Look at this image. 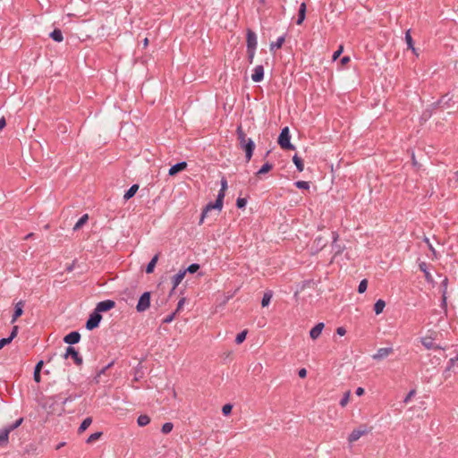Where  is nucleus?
I'll return each mask as SVG.
<instances>
[{"label": "nucleus", "instance_id": "obj_57", "mask_svg": "<svg viewBox=\"0 0 458 458\" xmlns=\"http://www.w3.org/2000/svg\"><path fill=\"white\" fill-rule=\"evenodd\" d=\"M227 189V181L225 178H222L221 180V191H225Z\"/></svg>", "mask_w": 458, "mask_h": 458}, {"label": "nucleus", "instance_id": "obj_26", "mask_svg": "<svg viewBox=\"0 0 458 458\" xmlns=\"http://www.w3.org/2000/svg\"><path fill=\"white\" fill-rule=\"evenodd\" d=\"M139 189V185L138 184H133L130 187V189L125 192V194L123 195V199L124 200H128L130 199L131 198H132L137 191Z\"/></svg>", "mask_w": 458, "mask_h": 458}, {"label": "nucleus", "instance_id": "obj_11", "mask_svg": "<svg viewBox=\"0 0 458 458\" xmlns=\"http://www.w3.org/2000/svg\"><path fill=\"white\" fill-rule=\"evenodd\" d=\"M80 340H81V335L77 331H72V332L69 333L64 338V342L70 345L79 343Z\"/></svg>", "mask_w": 458, "mask_h": 458}, {"label": "nucleus", "instance_id": "obj_41", "mask_svg": "<svg viewBox=\"0 0 458 458\" xmlns=\"http://www.w3.org/2000/svg\"><path fill=\"white\" fill-rule=\"evenodd\" d=\"M294 185L298 189H301V190H309L310 189V182H306V181H297L294 182Z\"/></svg>", "mask_w": 458, "mask_h": 458}, {"label": "nucleus", "instance_id": "obj_60", "mask_svg": "<svg viewBox=\"0 0 458 458\" xmlns=\"http://www.w3.org/2000/svg\"><path fill=\"white\" fill-rule=\"evenodd\" d=\"M298 375L300 377L303 378L307 376V370L306 369H301L299 371H298Z\"/></svg>", "mask_w": 458, "mask_h": 458}, {"label": "nucleus", "instance_id": "obj_30", "mask_svg": "<svg viewBox=\"0 0 458 458\" xmlns=\"http://www.w3.org/2000/svg\"><path fill=\"white\" fill-rule=\"evenodd\" d=\"M386 307V302L385 301L379 299L376 301L375 305H374V310H375V313L377 315L380 314L383 312L384 309Z\"/></svg>", "mask_w": 458, "mask_h": 458}, {"label": "nucleus", "instance_id": "obj_48", "mask_svg": "<svg viewBox=\"0 0 458 458\" xmlns=\"http://www.w3.org/2000/svg\"><path fill=\"white\" fill-rule=\"evenodd\" d=\"M247 204V199L244 198H238L236 200V206L238 208H243Z\"/></svg>", "mask_w": 458, "mask_h": 458}, {"label": "nucleus", "instance_id": "obj_50", "mask_svg": "<svg viewBox=\"0 0 458 458\" xmlns=\"http://www.w3.org/2000/svg\"><path fill=\"white\" fill-rule=\"evenodd\" d=\"M454 367H458V361H456L454 358H451L448 361V365L446 367V370H451Z\"/></svg>", "mask_w": 458, "mask_h": 458}, {"label": "nucleus", "instance_id": "obj_59", "mask_svg": "<svg viewBox=\"0 0 458 458\" xmlns=\"http://www.w3.org/2000/svg\"><path fill=\"white\" fill-rule=\"evenodd\" d=\"M174 315H175V313H173V314H171V315L167 316V317L164 319V321H163V322H164V323H171V322L174 320Z\"/></svg>", "mask_w": 458, "mask_h": 458}, {"label": "nucleus", "instance_id": "obj_3", "mask_svg": "<svg viewBox=\"0 0 458 458\" xmlns=\"http://www.w3.org/2000/svg\"><path fill=\"white\" fill-rule=\"evenodd\" d=\"M150 306V293L145 292L143 293L137 303L136 310L138 312L146 311Z\"/></svg>", "mask_w": 458, "mask_h": 458}, {"label": "nucleus", "instance_id": "obj_24", "mask_svg": "<svg viewBox=\"0 0 458 458\" xmlns=\"http://www.w3.org/2000/svg\"><path fill=\"white\" fill-rule=\"evenodd\" d=\"M114 362H110L106 367L102 368L97 375L94 377L93 381L96 384H98L101 381V376L106 373V371L113 366Z\"/></svg>", "mask_w": 458, "mask_h": 458}, {"label": "nucleus", "instance_id": "obj_55", "mask_svg": "<svg viewBox=\"0 0 458 458\" xmlns=\"http://www.w3.org/2000/svg\"><path fill=\"white\" fill-rule=\"evenodd\" d=\"M10 340L6 337V338H2L0 339V350L2 348H4L6 344H10Z\"/></svg>", "mask_w": 458, "mask_h": 458}, {"label": "nucleus", "instance_id": "obj_28", "mask_svg": "<svg viewBox=\"0 0 458 458\" xmlns=\"http://www.w3.org/2000/svg\"><path fill=\"white\" fill-rule=\"evenodd\" d=\"M314 245L316 247L317 251H318V250H322L324 247H326L327 241L323 237L318 236L314 240Z\"/></svg>", "mask_w": 458, "mask_h": 458}, {"label": "nucleus", "instance_id": "obj_32", "mask_svg": "<svg viewBox=\"0 0 458 458\" xmlns=\"http://www.w3.org/2000/svg\"><path fill=\"white\" fill-rule=\"evenodd\" d=\"M22 422H23V418H20L15 422H13V423L4 427V428L5 430H8V433L10 434L13 430H14L17 428H19L21 425Z\"/></svg>", "mask_w": 458, "mask_h": 458}, {"label": "nucleus", "instance_id": "obj_52", "mask_svg": "<svg viewBox=\"0 0 458 458\" xmlns=\"http://www.w3.org/2000/svg\"><path fill=\"white\" fill-rule=\"evenodd\" d=\"M416 394V391L414 389H411L408 394L407 395L405 396L404 400H403V403H408L410 402V400Z\"/></svg>", "mask_w": 458, "mask_h": 458}, {"label": "nucleus", "instance_id": "obj_51", "mask_svg": "<svg viewBox=\"0 0 458 458\" xmlns=\"http://www.w3.org/2000/svg\"><path fill=\"white\" fill-rule=\"evenodd\" d=\"M255 53H256L255 49H247L248 61L250 64L253 63Z\"/></svg>", "mask_w": 458, "mask_h": 458}, {"label": "nucleus", "instance_id": "obj_22", "mask_svg": "<svg viewBox=\"0 0 458 458\" xmlns=\"http://www.w3.org/2000/svg\"><path fill=\"white\" fill-rule=\"evenodd\" d=\"M404 38H405V42L407 44L408 48L411 49L415 55H417L416 48L414 47V43H413V39L411 38L410 30H408L405 32Z\"/></svg>", "mask_w": 458, "mask_h": 458}, {"label": "nucleus", "instance_id": "obj_34", "mask_svg": "<svg viewBox=\"0 0 458 458\" xmlns=\"http://www.w3.org/2000/svg\"><path fill=\"white\" fill-rule=\"evenodd\" d=\"M273 293L271 291L266 292L262 297L261 300V305L262 307H267L269 305L271 299H272Z\"/></svg>", "mask_w": 458, "mask_h": 458}, {"label": "nucleus", "instance_id": "obj_21", "mask_svg": "<svg viewBox=\"0 0 458 458\" xmlns=\"http://www.w3.org/2000/svg\"><path fill=\"white\" fill-rule=\"evenodd\" d=\"M43 364H44L43 360H39L35 366L33 378H34L35 382H37V383H39L41 380L40 371H41Z\"/></svg>", "mask_w": 458, "mask_h": 458}, {"label": "nucleus", "instance_id": "obj_63", "mask_svg": "<svg viewBox=\"0 0 458 458\" xmlns=\"http://www.w3.org/2000/svg\"><path fill=\"white\" fill-rule=\"evenodd\" d=\"M355 394L358 396H361L364 394V389L362 387H358L355 391Z\"/></svg>", "mask_w": 458, "mask_h": 458}, {"label": "nucleus", "instance_id": "obj_35", "mask_svg": "<svg viewBox=\"0 0 458 458\" xmlns=\"http://www.w3.org/2000/svg\"><path fill=\"white\" fill-rule=\"evenodd\" d=\"M273 168V165L269 162L265 163L259 170L256 173L257 175L264 174L266 173H268Z\"/></svg>", "mask_w": 458, "mask_h": 458}, {"label": "nucleus", "instance_id": "obj_23", "mask_svg": "<svg viewBox=\"0 0 458 458\" xmlns=\"http://www.w3.org/2000/svg\"><path fill=\"white\" fill-rule=\"evenodd\" d=\"M158 257L159 255L158 254H156L152 259L151 260L148 262V264L147 265L146 267V273L147 274H151L154 269H155V267H156V264L158 260Z\"/></svg>", "mask_w": 458, "mask_h": 458}, {"label": "nucleus", "instance_id": "obj_8", "mask_svg": "<svg viewBox=\"0 0 458 458\" xmlns=\"http://www.w3.org/2000/svg\"><path fill=\"white\" fill-rule=\"evenodd\" d=\"M246 41H247V49H255V50L257 49V45H258L257 35L251 30H247Z\"/></svg>", "mask_w": 458, "mask_h": 458}, {"label": "nucleus", "instance_id": "obj_53", "mask_svg": "<svg viewBox=\"0 0 458 458\" xmlns=\"http://www.w3.org/2000/svg\"><path fill=\"white\" fill-rule=\"evenodd\" d=\"M344 47L340 46L339 48L333 54V60H336L343 53Z\"/></svg>", "mask_w": 458, "mask_h": 458}, {"label": "nucleus", "instance_id": "obj_31", "mask_svg": "<svg viewBox=\"0 0 458 458\" xmlns=\"http://www.w3.org/2000/svg\"><path fill=\"white\" fill-rule=\"evenodd\" d=\"M150 422L149 416L146 414L140 415L137 419V423L140 427H145Z\"/></svg>", "mask_w": 458, "mask_h": 458}, {"label": "nucleus", "instance_id": "obj_42", "mask_svg": "<svg viewBox=\"0 0 458 458\" xmlns=\"http://www.w3.org/2000/svg\"><path fill=\"white\" fill-rule=\"evenodd\" d=\"M101 436H102V432H95V433L91 434V435L88 437V439H87V441H86V442H87L88 444H91V443H93V442L97 441L98 439H99Z\"/></svg>", "mask_w": 458, "mask_h": 458}, {"label": "nucleus", "instance_id": "obj_36", "mask_svg": "<svg viewBox=\"0 0 458 458\" xmlns=\"http://www.w3.org/2000/svg\"><path fill=\"white\" fill-rule=\"evenodd\" d=\"M91 423L92 419L90 417L84 419L79 428V433L85 431L90 426Z\"/></svg>", "mask_w": 458, "mask_h": 458}, {"label": "nucleus", "instance_id": "obj_62", "mask_svg": "<svg viewBox=\"0 0 458 458\" xmlns=\"http://www.w3.org/2000/svg\"><path fill=\"white\" fill-rule=\"evenodd\" d=\"M6 125L5 118L3 116L0 118V131L4 129Z\"/></svg>", "mask_w": 458, "mask_h": 458}, {"label": "nucleus", "instance_id": "obj_9", "mask_svg": "<svg viewBox=\"0 0 458 458\" xmlns=\"http://www.w3.org/2000/svg\"><path fill=\"white\" fill-rule=\"evenodd\" d=\"M394 349L392 347L379 348L375 354L372 355L373 360H381L393 353Z\"/></svg>", "mask_w": 458, "mask_h": 458}, {"label": "nucleus", "instance_id": "obj_10", "mask_svg": "<svg viewBox=\"0 0 458 458\" xmlns=\"http://www.w3.org/2000/svg\"><path fill=\"white\" fill-rule=\"evenodd\" d=\"M420 342L422 344V345L427 349V350H440V349H443L441 346L437 345L435 344L434 342V338H432L431 336H425V337H422L420 339Z\"/></svg>", "mask_w": 458, "mask_h": 458}, {"label": "nucleus", "instance_id": "obj_7", "mask_svg": "<svg viewBox=\"0 0 458 458\" xmlns=\"http://www.w3.org/2000/svg\"><path fill=\"white\" fill-rule=\"evenodd\" d=\"M114 306H115V302L113 300H106V301H99L97 304L95 310L97 312H98L99 314H101V312H106V311L112 310Z\"/></svg>", "mask_w": 458, "mask_h": 458}, {"label": "nucleus", "instance_id": "obj_14", "mask_svg": "<svg viewBox=\"0 0 458 458\" xmlns=\"http://www.w3.org/2000/svg\"><path fill=\"white\" fill-rule=\"evenodd\" d=\"M324 327H325L324 323L319 322L314 327H312L311 330L310 331V338H312L313 340L318 338L322 333Z\"/></svg>", "mask_w": 458, "mask_h": 458}, {"label": "nucleus", "instance_id": "obj_33", "mask_svg": "<svg viewBox=\"0 0 458 458\" xmlns=\"http://www.w3.org/2000/svg\"><path fill=\"white\" fill-rule=\"evenodd\" d=\"M293 161L299 172H302L304 170V164L302 159L298 157L297 155H294L293 157Z\"/></svg>", "mask_w": 458, "mask_h": 458}, {"label": "nucleus", "instance_id": "obj_18", "mask_svg": "<svg viewBox=\"0 0 458 458\" xmlns=\"http://www.w3.org/2000/svg\"><path fill=\"white\" fill-rule=\"evenodd\" d=\"M212 209H217L218 210V207L215 206V202H209L205 207V208L203 209V211L201 213V216H200V219H199V225L203 224L205 217L208 216V213L209 211H211Z\"/></svg>", "mask_w": 458, "mask_h": 458}, {"label": "nucleus", "instance_id": "obj_16", "mask_svg": "<svg viewBox=\"0 0 458 458\" xmlns=\"http://www.w3.org/2000/svg\"><path fill=\"white\" fill-rule=\"evenodd\" d=\"M186 167H187L186 162H184V161L179 162L170 167L168 174L171 176L175 175L177 173L184 170Z\"/></svg>", "mask_w": 458, "mask_h": 458}, {"label": "nucleus", "instance_id": "obj_61", "mask_svg": "<svg viewBox=\"0 0 458 458\" xmlns=\"http://www.w3.org/2000/svg\"><path fill=\"white\" fill-rule=\"evenodd\" d=\"M76 397H78V395H70L68 396L67 398H65L63 402L64 404H65L66 403L68 402H72L73 401Z\"/></svg>", "mask_w": 458, "mask_h": 458}, {"label": "nucleus", "instance_id": "obj_2", "mask_svg": "<svg viewBox=\"0 0 458 458\" xmlns=\"http://www.w3.org/2000/svg\"><path fill=\"white\" fill-rule=\"evenodd\" d=\"M278 144L283 149L292 150L295 148V147L291 143V135L288 127L282 129L278 137Z\"/></svg>", "mask_w": 458, "mask_h": 458}, {"label": "nucleus", "instance_id": "obj_19", "mask_svg": "<svg viewBox=\"0 0 458 458\" xmlns=\"http://www.w3.org/2000/svg\"><path fill=\"white\" fill-rule=\"evenodd\" d=\"M305 18H306V4L301 3L299 7L298 18H297L296 23L298 25H301L303 22V21L305 20Z\"/></svg>", "mask_w": 458, "mask_h": 458}, {"label": "nucleus", "instance_id": "obj_13", "mask_svg": "<svg viewBox=\"0 0 458 458\" xmlns=\"http://www.w3.org/2000/svg\"><path fill=\"white\" fill-rule=\"evenodd\" d=\"M366 433H367V429L365 428L353 429L348 437V441L350 443H353V442L359 440L360 437H361Z\"/></svg>", "mask_w": 458, "mask_h": 458}, {"label": "nucleus", "instance_id": "obj_44", "mask_svg": "<svg viewBox=\"0 0 458 458\" xmlns=\"http://www.w3.org/2000/svg\"><path fill=\"white\" fill-rule=\"evenodd\" d=\"M367 287H368V281H367V279H363L359 284L358 292L360 293H363L366 292Z\"/></svg>", "mask_w": 458, "mask_h": 458}, {"label": "nucleus", "instance_id": "obj_39", "mask_svg": "<svg viewBox=\"0 0 458 458\" xmlns=\"http://www.w3.org/2000/svg\"><path fill=\"white\" fill-rule=\"evenodd\" d=\"M420 270L425 274V277L427 280H429L431 277L430 273L428 270V265L426 262H420L419 264Z\"/></svg>", "mask_w": 458, "mask_h": 458}, {"label": "nucleus", "instance_id": "obj_54", "mask_svg": "<svg viewBox=\"0 0 458 458\" xmlns=\"http://www.w3.org/2000/svg\"><path fill=\"white\" fill-rule=\"evenodd\" d=\"M424 242L427 243L428 249L432 251L433 255H436V250L434 249V247L430 243L429 239L425 237L424 238Z\"/></svg>", "mask_w": 458, "mask_h": 458}, {"label": "nucleus", "instance_id": "obj_17", "mask_svg": "<svg viewBox=\"0 0 458 458\" xmlns=\"http://www.w3.org/2000/svg\"><path fill=\"white\" fill-rule=\"evenodd\" d=\"M185 275H186V270H180L176 275H174L173 276V278H172V283H173L172 290L173 291L180 284V283L184 278Z\"/></svg>", "mask_w": 458, "mask_h": 458}, {"label": "nucleus", "instance_id": "obj_29", "mask_svg": "<svg viewBox=\"0 0 458 458\" xmlns=\"http://www.w3.org/2000/svg\"><path fill=\"white\" fill-rule=\"evenodd\" d=\"M89 220V216L87 214L83 215L80 219L76 222L73 226V231H78L81 229Z\"/></svg>", "mask_w": 458, "mask_h": 458}, {"label": "nucleus", "instance_id": "obj_58", "mask_svg": "<svg viewBox=\"0 0 458 458\" xmlns=\"http://www.w3.org/2000/svg\"><path fill=\"white\" fill-rule=\"evenodd\" d=\"M339 235L337 232L334 231L332 232V239H333V246L335 245L336 242L338 241Z\"/></svg>", "mask_w": 458, "mask_h": 458}, {"label": "nucleus", "instance_id": "obj_64", "mask_svg": "<svg viewBox=\"0 0 458 458\" xmlns=\"http://www.w3.org/2000/svg\"><path fill=\"white\" fill-rule=\"evenodd\" d=\"M349 61H350V57H349V56H344V57L341 59V63H342V64H347Z\"/></svg>", "mask_w": 458, "mask_h": 458}, {"label": "nucleus", "instance_id": "obj_47", "mask_svg": "<svg viewBox=\"0 0 458 458\" xmlns=\"http://www.w3.org/2000/svg\"><path fill=\"white\" fill-rule=\"evenodd\" d=\"M233 405L230 403L225 404L222 408V412L224 415H229L232 411Z\"/></svg>", "mask_w": 458, "mask_h": 458}, {"label": "nucleus", "instance_id": "obj_15", "mask_svg": "<svg viewBox=\"0 0 458 458\" xmlns=\"http://www.w3.org/2000/svg\"><path fill=\"white\" fill-rule=\"evenodd\" d=\"M23 307H24L23 301H20L16 303L15 308H14V312L13 314V318H12V321H11L12 323H14L17 320V318L22 315Z\"/></svg>", "mask_w": 458, "mask_h": 458}, {"label": "nucleus", "instance_id": "obj_5", "mask_svg": "<svg viewBox=\"0 0 458 458\" xmlns=\"http://www.w3.org/2000/svg\"><path fill=\"white\" fill-rule=\"evenodd\" d=\"M102 319L101 314L97 312L95 310L93 312L89 315V318H88L86 322V328L88 330H93L94 328H97L99 326V323Z\"/></svg>", "mask_w": 458, "mask_h": 458}, {"label": "nucleus", "instance_id": "obj_27", "mask_svg": "<svg viewBox=\"0 0 458 458\" xmlns=\"http://www.w3.org/2000/svg\"><path fill=\"white\" fill-rule=\"evenodd\" d=\"M284 41H285V37H284V36H281V37H279V38L276 39V41L272 42V43L270 44V50H271V51H274V50H276V49H279V48H281V47H282V46H283V44L284 43Z\"/></svg>", "mask_w": 458, "mask_h": 458}, {"label": "nucleus", "instance_id": "obj_46", "mask_svg": "<svg viewBox=\"0 0 458 458\" xmlns=\"http://www.w3.org/2000/svg\"><path fill=\"white\" fill-rule=\"evenodd\" d=\"M199 269V265L197 263H193V264L190 265L185 270H186V273L188 272V273L193 274V273L197 272Z\"/></svg>", "mask_w": 458, "mask_h": 458}, {"label": "nucleus", "instance_id": "obj_38", "mask_svg": "<svg viewBox=\"0 0 458 458\" xmlns=\"http://www.w3.org/2000/svg\"><path fill=\"white\" fill-rule=\"evenodd\" d=\"M224 198H225V191H221V190H220L218 192V195L216 197V199L215 201V206L218 207V211H220L222 209Z\"/></svg>", "mask_w": 458, "mask_h": 458}, {"label": "nucleus", "instance_id": "obj_12", "mask_svg": "<svg viewBox=\"0 0 458 458\" xmlns=\"http://www.w3.org/2000/svg\"><path fill=\"white\" fill-rule=\"evenodd\" d=\"M264 79V67L263 65L259 64L257 65L253 69V73L251 74V80L254 82H260Z\"/></svg>", "mask_w": 458, "mask_h": 458}, {"label": "nucleus", "instance_id": "obj_25", "mask_svg": "<svg viewBox=\"0 0 458 458\" xmlns=\"http://www.w3.org/2000/svg\"><path fill=\"white\" fill-rule=\"evenodd\" d=\"M50 38L55 42H62L64 40L62 30L59 29H55L50 33Z\"/></svg>", "mask_w": 458, "mask_h": 458}, {"label": "nucleus", "instance_id": "obj_43", "mask_svg": "<svg viewBox=\"0 0 458 458\" xmlns=\"http://www.w3.org/2000/svg\"><path fill=\"white\" fill-rule=\"evenodd\" d=\"M246 335H247V331L246 330H243L242 331L241 333H239L236 337H235V343L237 344H242L245 339H246Z\"/></svg>", "mask_w": 458, "mask_h": 458}, {"label": "nucleus", "instance_id": "obj_40", "mask_svg": "<svg viewBox=\"0 0 458 458\" xmlns=\"http://www.w3.org/2000/svg\"><path fill=\"white\" fill-rule=\"evenodd\" d=\"M350 396H351V391H347L344 394V396L342 397V399L340 400V403L339 404L342 406V407H345L350 400Z\"/></svg>", "mask_w": 458, "mask_h": 458}, {"label": "nucleus", "instance_id": "obj_49", "mask_svg": "<svg viewBox=\"0 0 458 458\" xmlns=\"http://www.w3.org/2000/svg\"><path fill=\"white\" fill-rule=\"evenodd\" d=\"M18 330H19L18 326H14L13 327L10 335L7 337L10 340V342H12L16 337V335L18 334Z\"/></svg>", "mask_w": 458, "mask_h": 458}, {"label": "nucleus", "instance_id": "obj_45", "mask_svg": "<svg viewBox=\"0 0 458 458\" xmlns=\"http://www.w3.org/2000/svg\"><path fill=\"white\" fill-rule=\"evenodd\" d=\"M173 428H174V425H173V423H171V422H166V423H165V424L162 426V429H161V430H162V432H163L164 434H168V433H170V432L173 430Z\"/></svg>", "mask_w": 458, "mask_h": 458}, {"label": "nucleus", "instance_id": "obj_4", "mask_svg": "<svg viewBox=\"0 0 458 458\" xmlns=\"http://www.w3.org/2000/svg\"><path fill=\"white\" fill-rule=\"evenodd\" d=\"M69 357H71L74 363L77 365V366H81L82 363H83V359L82 357L81 356V354L79 353V352L72 346H68L66 348V351L64 354V359H68Z\"/></svg>", "mask_w": 458, "mask_h": 458}, {"label": "nucleus", "instance_id": "obj_37", "mask_svg": "<svg viewBox=\"0 0 458 458\" xmlns=\"http://www.w3.org/2000/svg\"><path fill=\"white\" fill-rule=\"evenodd\" d=\"M224 198H225V191H221V190H220L218 192V195L216 197V199L215 201V206L218 207V211H220L222 209Z\"/></svg>", "mask_w": 458, "mask_h": 458}, {"label": "nucleus", "instance_id": "obj_1", "mask_svg": "<svg viewBox=\"0 0 458 458\" xmlns=\"http://www.w3.org/2000/svg\"><path fill=\"white\" fill-rule=\"evenodd\" d=\"M236 134L239 140L240 148L245 151V159L249 162L255 149V143L250 138H247L242 125H238Z\"/></svg>", "mask_w": 458, "mask_h": 458}, {"label": "nucleus", "instance_id": "obj_20", "mask_svg": "<svg viewBox=\"0 0 458 458\" xmlns=\"http://www.w3.org/2000/svg\"><path fill=\"white\" fill-rule=\"evenodd\" d=\"M9 443V433L4 428L0 429V447H4Z\"/></svg>", "mask_w": 458, "mask_h": 458}, {"label": "nucleus", "instance_id": "obj_56", "mask_svg": "<svg viewBox=\"0 0 458 458\" xmlns=\"http://www.w3.org/2000/svg\"><path fill=\"white\" fill-rule=\"evenodd\" d=\"M336 334L340 336H344L346 334V330L343 327H339L336 328Z\"/></svg>", "mask_w": 458, "mask_h": 458}, {"label": "nucleus", "instance_id": "obj_6", "mask_svg": "<svg viewBox=\"0 0 458 458\" xmlns=\"http://www.w3.org/2000/svg\"><path fill=\"white\" fill-rule=\"evenodd\" d=\"M454 102L452 97H449L448 94L444 95L437 102L433 104V108L441 107L442 109L449 108L453 106Z\"/></svg>", "mask_w": 458, "mask_h": 458}]
</instances>
